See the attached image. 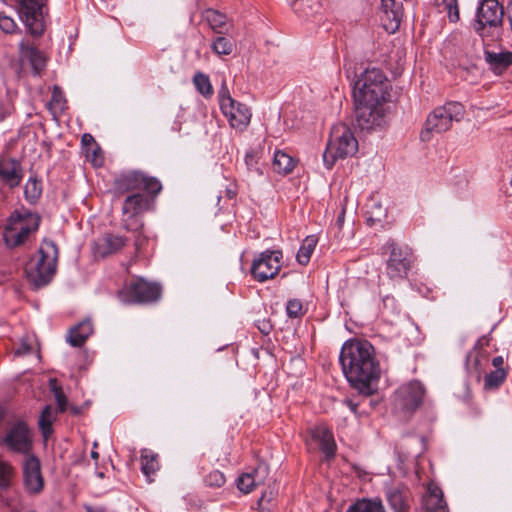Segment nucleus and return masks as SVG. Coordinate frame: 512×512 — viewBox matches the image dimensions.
Masks as SVG:
<instances>
[{"label":"nucleus","instance_id":"1","mask_svg":"<svg viewBox=\"0 0 512 512\" xmlns=\"http://www.w3.org/2000/svg\"><path fill=\"white\" fill-rule=\"evenodd\" d=\"M390 88L389 80L379 69H366L358 77L353 97L356 121L361 129L372 130L385 123Z\"/></svg>","mask_w":512,"mask_h":512},{"label":"nucleus","instance_id":"2","mask_svg":"<svg viewBox=\"0 0 512 512\" xmlns=\"http://www.w3.org/2000/svg\"><path fill=\"white\" fill-rule=\"evenodd\" d=\"M115 191L119 194H128L122 205V221L128 230L139 226L138 217L150 210L155 196L162 186L153 177L141 172H129L115 179Z\"/></svg>","mask_w":512,"mask_h":512},{"label":"nucleus","instance_id":"3","mask_svg":"<svg viewBox=\"0 0 512 512\" xmlns=\"http://www.w3.org/2000/svg\"><path fill=\"white\" fill-rule=\"evenodd\" d=\"M340 363L351 385L361 394L370 395L371 383L377 380L380 374L374 347L363 340L348 341L342 347Z\"/></svg>","mask_w":512,"mask_h":512},{"label":"nucleus","instance_id":"4","mask_svg":"<svg viewBox=\"0 0 512 512\" xmlns=\"http://www.w3.org/2000/svg\"><path fill=\"white\" fill-rule=\"evenodd\" d=\"M57 258L56 245L51 241H43L37 253L25 266L28 281L35 287L46 285L55 272Z\"/></svg>","mask_w":512,"mask_h":512},{"label":"nucleus","instance_id":"5","mask_svg":"<svg viewBox=\"0 0 512 512\" xmlns=\"http://www.w3.org/2000/svg\"><path fill=\"white\" fill-rule=\"evenodd\" d=\"M358 150V141L352 130L345 124L333 126L323 161L328 169H331L338 159L352 157Z\"/></svg>","mask_w":512,"mask_h":512},{"label":"nucleus","instance_id":"6","mask_svg":"<svg viewBox=\"0 0 512 512\" xmlns=\"http://www.w3.org/2000/svg\"><path fill=\"white\" fill-rule=\"evenodd\" d=\"M465 110L458 102H449L435 108L428 116L421 131L420 138L424 142L430 141L435 134L448 131L453 121L459 122L464 116Z\"/></svg>","mask_w":512,"mask_h":512},{"label":"nucleus","instance_id":"7","mask_svg":"<svg viewBox=\"0 0 512 512\" xmlns=\"http://www.w3.org/2000/svg\"><path fill=\"white\" fill-rule=\"evenodd\" d=\"M40 217L28 210L15 211L8 218L3 237L7 246L17 247L25 243L36 232Z\"/></svg>","mask_w":512,"mask_h":512},{"label":"nucleus","instance_id":"8","mask_svg":"<svg viewBox=\"0 0 512 512\" xmlns=\"http://www.w3.org/2000/svg\"><path fill=\"white\" fill-rule=\"evenodd\" d=\"M218 98L220 109L230 126L240 131L246 129L252 117L251 110L246 104L231 97L225 82L222 84Z\"/></svg>","mask_w":512,"mask_h":512},{"label":"nucleus","instance_id":"9","mask_svg":"<svg viewBox=\"0 0 512 512\" xmlns=\"http://www.w3.org/2000/svg\"><path fill=\"white\" fill-rule=\"evenodd\" d=\"M161 288L155 283H150L143 278L130 280L120 291L119 296L124 302H151L160 297Z\"/></svg>","mask_w":512,"mask_h":512},{"label":"nucleus","instance_id":"10","mask_svg":"<svg viewBox=\"0 0 512 512\" xmlns=\"http://www.w3.org/2000/svg\"><path fill=\"white\" fill-rule=\"evenodd\" d=\"M503 18V8L497 0H484L478 8L476 31L486 37L498 31Z\"/></svg>","mask_w":512,"mask_h":512},{"label":"nucleus","instance_id":"11","mask_svg":"<svg viewBox=\"0 0 512 512\" xmlns=\"http://www.w3.org/2000/svg\"><path fill=\"white\" fill-rule=\"evenodd\" d=\"M386 248L389 250L386 268L388 275L391 278L404 277L414 262L411 249L408 246H399L394 241L387 242Z\"/></svg>","mask_w":512,"mask_h":512},{"label":"nucleus","instance_id":"12","mask_svg":"<svg viewBox=\"0 0 512 512\" xmlns=\"http://www.w3.org/2000/svg\"><path fill=\"white\" fill-rule=\"evenodd\" d=\"M281 251H264L258 254L251 266V274L253 278L259 282L273 279L281 267Z\"/></svg>","mask_w":512,"mask_h":512},{"label":"nucleus","instance_id":"13","mask_svg":"<svg viewBox=\"0 0 512 512\" xmlns=\"http://www.w3.org/2000/svg\"><path fill=\"white\" fill-rule=\"evenodd\" d=\"M306 445L310 451H321L327 458L335 454L336 444L331 431L324 425L318 424L307 431Z\"/></svg>","mask_w":512,"mask_h":512},{"label":"nucleus","instance_id":"14","mask_svg":"<svg viewBox=\"0 0 512 512\" xmlns=\"http://www.w3.org/2000/svg\"><path fill=\"white\" fill-rule=\"evenodd\" d=\"M15 2L19 6L20 17L30 32L40 35L44 29L41 20L43 0H15Z\"/></svg>","mask_w":512,"mask_h":512},{"label":"nucleus","instance_id":"15","mask_svg":"<svg viewBox=\"0 0 512 512\" xmlns=\"http://www.w3.org/2000/svg\"><path fill=\"white\" fill-rule=\"evenodd\" d=\"M3 442L10 450L27 453L31 447V436L26 424L21 421L12 424Z\"/></svg>","mask_w":512,"mask_h":512},{"label":"nucleus","instance_id":"16","mask_svg":"<svg viewBox=\"0 0 512 512\" xmlns=\"http://www.w3.org/2000/svg\"><path fill=\"white\" fill-rule=\"evenodd\" d=\"M424 396V388L418 381H411L399 388L396 403L405 411H414L419 407Z\"/></svg>","mask_w":512,"mask_h":512},{"label":"nucleus","instance_id":"17","mask_svg":"<svg viewBox=\"0 0 512 512\" xmlns=\"http://www.w3.org/2000/svg\"><path fill=\"white\" fill-rule=\"evenodd\" d=\"M23 477L26 489L30 493H39L44 487L41 465L38 458L27 455L23 463Z\"/></svg>","mask_w":512,"mask_h":512},{"label":"nucleus","instance_id":"18","mask_svg":"<svg viewBox=\"0 0 512 512\" xmlns=\"http://www.w3.org/2000/svg\"><path fill=\"white\" fill-rule=\"evenodd\" d=\"M126 243V238L119 235L106 233L95 240L93 244V252L95 256L104 258L120 251L126 245Z\"/></svg>","mask_w":512,"mask_h":512},{"label":"nucleus","instance_id":"19","mask_svg":"<svg viewBox=\"0 0 512 512\" xmlns=\"http://www.w3.org/2000/svg\"><path fill=\"white\" fill-rule=\"evenodd\" d=\"M381 7L383 27L388 33H394L402 20V5L395 0H381Z\"/></svg>","mask_w":512,"mask_h":512},{"label":"nucleus","instance_id":"20","mask_svg":"<svg viewBox=\"0 0 512 512\" xmlns=\"http://www.w3.org/2000/svg\"><path fill=\"white\" fill-rule=\"evenodd\" d=\"M20 61L29 64L35 74H40L46 65V57L28 40L20 44Z\"/></svg>","mask_w":512,"mask_h":512},{"label":"nucleus","instance_id":"21","mask_svg":"<svg viewBox=\"0 0 512 512\" xmlns=\"http://www.w3.org/2000/svg\"><path fill=\"white\" fill-rule=\"evenodd\" d=\"M425 512H448L442 490L434 483H429L422 497Z\"/></svg>","mask_w":512,"mask_h":512},{"label":"nucleus","instance_id":"22","mask_svg":"<svg viewBox=\"0 0 512 512\" xmlns=\"http://www.w3.org/2000/svg\"><path fill=\"white\" fill-rule=\"evenodd\" d=\"M22 169L18 161L9 158L0 159V180L14 188L18 186L22 180Z\"/></svg>","mask_w":512,"mask_h":512},{"label":"nucleus","instance_id":"23","mask_svg":"<svg viewBox=\"0 0 512 512\" xmlns=\"http://www.w3.org/2000/svg\"><path fill=\"white\" fill-rule=\"evenodd\" d=\"M265 472V469L258 467L251 472L242 473L237 480L238 489L245 494L252 492L256 486L263 483Z\"/></svg>","mask_w":512,"mask_h":512},{"label":"nucleus","instance_id":"24","mask_svg":"<svg viewBox=\"0 0 512 512\" xmlns=\"http://www.w3.org/2000/svg\"><path fill=\"white\" fill-rule=\"evenodd\" d=\"M92 332L93 326L91 322L83 321L70 330L68 341L72 346H81Z\"/></svg>","mask_w":512,"mask_h":512},{"label":"nucleus","instance_id":"25","mask_svg":"<svg viewBox=\"0 0 512 512\" xmlns=\"http://www.w3.org/2000/svg\"><path fill=\"white\" fill-rule=\"evenodd\" d=\"M485 59L494 72L500 74L511 64L512 55L510 53L485 51Z\"/></svg>","mask_w":512,"mask_h":512},{"label":"nucleus","instance_id":"26","mask_svg":"<svg viewBox=\"0 0 512 512\" xmlns=\"http://www.w3.org/2000/svg\"><path fill=\"white\" fill-rule=\"evenodd\" d=\"M159 469L158 455L152 450L143 449L141 451V470L149 481L151 476Z\"/></svg>","mask_w":512,"mask_h":512},{"label":"nucleus","instance_id":"27","mask_svg":"<svg viewBox=\"0 0 512 512\" xmlns=\"http://www.w3.org/2000/svg\"><path fill=\"white\" fill-rule=\"evenodd\" d=\"M294 11L305 19L314 17L321 9L320 0H296L293 5Z\"/></svg>","mask_w":512,"mask_h":512},{"label":"nucleus","instance_id":"28","mask_svg":"<svg viewBox=\"0 0 512 512\" xmlns=\"http://www.w3.org/2000/svg\"><path fill=\"white\" fill-rule=\"evenodd\" d=\"M388 501L395 512H407L409 508V493L407 490H391Z\"/></svg>","mask_w":512,"mask_h":512},{"label":"nucleus","instance_id":"29","mask_svg":"<svg viewBox=\"0 0 512 512\" xmlns=\"http://www.w3.org/2000/svg\"><path fill=\"white\" fill-rule=\"evenodd\" d=\"M272 167L275 172L286 175L294 169L295 161L290 155L278 151L274 155Z\"/></svg>","mask_w":512,"mask_h":512},{"label":"nucleus","instance_id":"30","mask_svg":"<svg viewBox=\"0 0 512 512\" xmlns=\"http://www.w3.org/2000/svg\"><path fill=\"white\" fill-rule=\"evenodd\" d=\"M204 18L215 33L222 34L227 31V29H225L227 18L224 14L213 9H208L204 13Z\"/></svg>","mask_w":512,"mask_h":512},{"label":"nucleus","instance_id":"31","mask_svg":"<svg viewBox=\"0 0 512 512\" xmlns=\"http://www.w3.org/2000/svg\"><path fill=\"white\" fill-rule=\"evenodd\" d=\"M317 243L318 238L314 235H309L303 240L302 245L297 253V261L301 265L308 264Z\"/></svg>","mask_w":512,"mask_h":512},{"label":"nucleus","instance_id":"32","mask_svg":"<svg viewBox=\"0 0 512 512\" xmlns=\"http://www.w3.org/2000/svg\"><path fill=\"white\" fill-rule=\"evenodd\" d=\"M262 151L260 149H251L245 155V164L249 172L262 176L264 174V170L262 165L260 164Z\"/></svg>","mask_w":512,"mask_h":512},{"label":"nucleus","instance_id":"33","mask_svg":"<svg viewBox=\"0 0 512 512\" xmlns=\"http://www.w3.org/2000/svg\"><path fill=\"white\" fill-rule=\"evenodd\" d=\"M211 49L218 56L231 55L235 50V43L226 37L219 36L212 41Z\"/></svg>","mask_w":512,"mask_h":512},{"label":"nucleus","instance_id":"34","mask_svg":"<svg viewBox=\"0 0 512 512\" xmlns=\"http://www.w3.org/2000/svg\"><path fill=\"white\" fill-rule=\"evenodd\" d=\"M346 512H385V510L380 501L363 499L349 507Z\"/></svg>","mask_w":512,"mask_h":512},{"label":"nucleus","instance_id":"35","mask_svg":"<svg viewBox=\"0 0 512 512\" xmlns=\"http://www.w3.org/2000/svg\"><path fill=\"white\" fill-rule=\"evenodd\" d=\"M55 417L56 413L52 407L46 406L39 419V426L45 438H48L52 433V423Z\"/></svg>","mask_w":512,"mask_h":512},{"label":"nucleus","instance_id":"36","mask_svg":"<svg viewBox=\"0 0 512 512\" xmlns=\"http://www.w3.org/2000/svg\"><path fill=\"white\" fill-rule=\"evenodd\" d=\"M193 83L198 92L205 98H210L213 95V87L206 74L201 72L196 73L193 77Z\"/></svg>","mask_w":512,"mask_h":512},{"label":"nucleus","instance_id":"37","mask_svg":"<svg viewBox=\"0 0 512 512\" xmlns=\"http://www.w3.org/2000/svg\"><path fill=\"white\" fill-rule=\"evenodd\" d=\"M25 197L30 202H35L42 193V184L41 182L34 176H31L24 189Z\"/></svg>","mask_w":512,"mask_h":512},{"label":"nucleus","instance_id":"38","mask_svg":"<svg viewBox=\"0 0 512 512\" xmlns=\"http://www.w3.org/2000/svg\"><path fill=\"white\" fill-rule=\"evenodd\" d=\"M367 213L370 214L369 219L372 221L380 222L386 217V210L382 207L381 203L374 197L370 198L366 204Z\"/></svg>","mask_w":512,"mask_h":512},{"label":"nucleus","instance_id":"39","mask_svg":"<svg viewBox=\"0 0 512 512\" xmlns=\"http://www.w3.org/2000/svg\"><path fill=\"white\" fill-rule=\"evenodd\" d=\"M507 373L505 369H496L485 377V388H498L506 379Z\"/></svg>","mask_w":512,"mask_h":512},{"label":"nucleus","instance_id":"40","mask_svg":"<svg viewBox=\"0 0 512 512\" xmlns=\"http://www.w3.org/2000/svg\"><path fill=\"white\" fill-rule=\"evenodd\" d=\"M13 476L12 466L0 458V488L9 486Z\"/></svg>","mask_w":512,"mask_h":512},{"label":"nucleus","instance_id":"41","mask_svg":"<svg viewBox=\"0 0 512 512\" xmlns=\"http://www.w3.org/2000/svg\"><path fill=\"white\" fill-rule=\"evenodd\" d=\"M50 390L53 392L55 400L58 404L60 411H64L66 408V397L62 391L61 386L58 384L56 379H50L49 381Z\"/></svg>","mask_w":512,"mask_h":512},{"label":"nucleus","instance_id":"42","mask_svg":"<svg viewBox=\"0 0 512 512\" xmlns=\"http://www.w3.org/2000/svg\"><path fill=\"white\" fill-rule=\"evenodd\" d=\"M86 157L96 167L102 166L104 162L102 151L98 147L97 143L95 144V146H91L88 149H86Z\"/></svg>","mask_w":512,"mask_h":512},{"label":"nucleus","instance_id":"43","mask_svg":"<svg viewBox=\"0 0 512 512\" xmlns=\"http://www.w3.org/2000/svg\"><path fill=\"white\" fill-rule=\"evenodd\" d=\"M286 311L289 317L298 318L304 315L305 309L303 304L298 299L289 300L286 306Z\"/></svg>","mask_w":512,"mask_h":512},{"label":"nucleus","instance_id":"44","mask_svg":"<svg viewBox=\"0 0 512 512\" xmlns=\"http://www.w3.org/2000/svg\"><path fill=\"white\" fill-rule=\"evenodd\" d=\"M441 5L443 6V9L447 11L451 22H457L459 20L457 0H443Z\"/></svg>","mask_w":512,"mask_h":512},{"label":"nucleus","instance_id":"45","mask_svg":"<svg viewBox=\"0 0 512 512\" xmlns=\"http://www.w3.org/2000/svg\"><path fill=\"white\" fill-rule=\"evenodd\" d=\"M206 483L210 487H221L224 485L226 479L222 472L220 471H212L210 472L205 479Z\"/></svg>","mask_w":512,"mask_h":512},{"label":"nucleus","instance_id":"46","mask_svg":"<svg viewBox=\"0 0 512 512\" xmlns=\"http://www.w3.org/2000/svg\"><path fill=\"white\" fill-rule=\"evenodd\" d=\"M17 25L15 21L3 14H0V29L5 33H13Z\"/></svg>","mask_w":512,"mask_h":512},{"label":"nucleus","instance_id":"47","mask_svg":"<svg viewBox=\"0 0 512 512\" xmlns=\"http://www.w3.org/2000/svg\"><path fill=\"white\" fill-rule=\"evenodd\" d=\"M82 143L88 149L91 146H95L96 142L90 134H84L82 137Z\"/></svg>","mask_w":512,"mask_h":512},{"label":"nucleus","instance_id":"48","mask_svg":"<svg viewBox=\"0 0 512 512\" xmlns=\"http://www.w3.org/2000/svg\"><path fill=\"white\" fill-rule=\"evenodd\" d=\"M31 351V347L26 344L22 343L19 348L15 351L16 355H25Z\"/></svg>","mask_w":512,"mask_h":512},{"label":"nucleus","instance_id":"49","mask_svg":"<svg viewBox=\"0 0 512 512\" xmlns=\"http://www.w3.org/2000/svg\"><path fill=\"white\" fill-rule=\"evenodd\" d=\"M504 360L501 356H497L492 360V365L496 369H504L503 368Z\"/></svg>","mask_w":512,"mask_h":512},{"label":"nucleus","instance_id":"50","mask_svg":"<svg viewBox=\"0 0 512 512\" xmlns=\"http://www.w3.org/2000/svg\"><path fill=\"white\" fill-rule=\"evenodd\" d=\"M62 100V93L58 88H55L52 95V102L60 103Z\"/></svg>","mask_w":512,"mask_h":512},{"label":"nucleus","instance_id":"51","mask_svg":"<svg viewBox=\"0 0 512 512\" xmlns=\"http://www.w3.org/2000/svg\"><path fill=\"white\" fill-rule=\"evenodd\" d=\"M9 114L10 111L8 110H0V122L3 121Z\"/></svg>","mask_w":512,"mask_h":512},{"label":"nucleus","instance_id":"52","mask_svg":"<svg viewBox=\"0 0 512 512\" xmlns=\"http://www.w3.org/2000/svg\"><path fill=\"white\" fill-rule=\"evenodd\" d=\"M348 406L351 409V411L356 412L357 404L353 403L352 401H348Z\"/></svg>","mask_w":512,"mask_h":512},{"label":"nucleus","instance_id":"53","mask_svg":"<svg viewBox=\"0 0 512 512\" xmlns=\"http://www.w3.org/2000/svg\"><path fill=\"white\" fill-rule=\"evenodd\" d=\"M91 457L94 459V460H97L98 457H99V454L96 450H92L91 451Z\"/></svg>","mask_w":512,"mask_h":512},{"label":"nucleus","instance_id":"54","mask_svg":"<svg viewBox=\"0 0 512 512\" xmlns=\"http://www.w3.org/2000/svg\"><path fill=\"white\" fill-rule=\"evenodd\" d=\"M3 416H4V410H3V408L0 406V421L2 420Z\"/></svg>","mask_w":512,"mask_h":512},{"label":"nucleus","instance_id":"55","mask_svg":"<svg viewBox=\"0 0 512 512\" xmlns=\"http://www.w3.org/2000/svg\"><path fill=\"white\" fill-rule=\"evenodd\" d=\"M471 361H472V354H469L468 357H467L468 365H470Z\"/></svg>","mask_w":512,"mask_h":512},{"label":"nucleus","instance_id":"56","mask_svg":"<svg viewBox=\"0 0 512 512\" xmlns=\"http://www.w3.org/2000/svg\"><path fill=\"white\" fill-rule=\"evenodd\" d=\"M259 512H271V511L265 510V509H260Z\"/></svg>","mask_w":512,"mask_h":512},{"label":"nucleus","instance_id":"57","mask_svg":"<svg viewBox=\"0 0 512 512\" xmlns=\"http://www.w3.org/2000/svg\"><path fill=\"white\" fill-rule=\"evenodd\" d=\"M482 341H483L482 339H481V340H479V341H478V343H477V346H479V345H483V344H482Z\"/></svg>","mask_w":512,"mask_h":512},{"label":"nucleus","instance_id":"58","mask_svg":"<svg viewBox=\"0 0 512 512\" xmlns=\"http://www.w3.org/2000/svg\"><path fill=\"white\" fill-rule=\"evenodd\" d=\"M474 366H475V367H477V366H478V360H477V359H475Z\"/></svg>","mask_w":512,"mask_h":512}]
</instances>
